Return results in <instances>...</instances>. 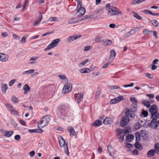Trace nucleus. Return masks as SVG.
<instances>
[{
  "instance_id": "e2e57ef3",
  "label": "nucleus",
  "mask_w": 159,
  "mask_h": 159,
  "mask_svg": "<svg viewBox=\"0 0 159 159\" xmlns=\"http://www.w3.org/2000/svg\"><path fill=\"white\" fill-rule=\"evenodd\" d=\"M124 139V136L121 135L120 136L119 138V141L120 142H122Z\"/></svg>"
},
{
  "instance_id": "72a5a7b5",
  "label": "nucleus",
  "mask_w": 159,
  "mask_h": 159,
  "mask_svg": "<svg viewBox=\"0 0 159 159\" xmlns=\"http://www.w3.org/2000/svg\"><path fill=\"white\" fill-rule=\"evenodd\" d=\"M89 61V60L88 59H86L82 61L80 63L78 64V65L80 67H82V66L85 65L86 64L88 63Z\"/></svg>"
},
{
  "instance_id": "79ce46f5",
  "label": "nucleus",
  "mask_w": 159,
  "mask_h": 159,
  "mask_svg": "<svg viewBox=\"0 0 159 159\" xmlns=\"http://www.w3.org/2000/svg\"><path fill=\"white\" fill-rule=\"evenodd\" d=\"M133 13L134 14V16L138 20H141V16H139L138 13L134 12H133Z\"/></svg>"
},
{
  "instance_id": "4468645a",
  "label": "nucleus",
  "mask_w": 159,
  "mask_h": 159,
  "mask_svg": "<svg viewBox=\"0 0 159 159\" xmlns=\"http://www.w3.org/2000/svg\"><path fill=\"white\" fill-rule=\"evenodd\" d=\"M59 143L60 146L61 147H64L65 148L66 145L67 144L65 143V141L63 139V138L61 136H60L59 138Z\"/></svg>"
},
{
  "instance_id": "6e6552de",
  "label": "nucleus",
  "mask_w": 159,
  "mask_h": 159,
  "mask_svg": "<svg viewBox=\"0 0 159 159\" xmlns=\"http://www.w3.org/2000/svg\"><path fill=\"white\" fill-rule=\"evenodd\" d=\"M81 37V35H73L68 37L67 40L70 43Z\"/></svg>"
},
{
  "instance_id": "5701e85b",
  "label": "nucleus",
  "mask_w": 159,
  "mask_h": 159,
  "mask_svg": "<svg viewBox=\"0 0 159 159\" xmlns=\"http://www.w3.org/2000/svg\"><path fill=\"white\" fill-rule=\"evenodd\" d=\"M23 89L24 90V93L26 94L30 91V88L27 84H25L23 87Z\"/></svg>"
},
{
  "instance_id": "37998d69",
  "label": "nucleus",
  "mask_w": 159,
  "mask_h": 159,
  "mask_svg": "<svg viewBox=\"0 0 159 159\" xmlns=\"http://www.w3.org/2000/svg\"><path fill=\"white\" fill-rule=\"evenodd\" d=\"M152 32V31H150L146 29L143 31V34L145 35H146L151 34Z\"/></svg>"
},
{
  "instance_id": "69168bd1",
  "label": "nucleus",
  "mask_w": 159,
  "mask_h": 159,
  "mask_svg": "<svg viewBox=\"0 0 159 159\" xmlns=\"http://www.w3.org/2000/svg\"><path fill=\"white\" fill-rule=\"evenodd\" d=\"M14 138L15 140L18 141L20 139L21 137L19 135H16L15 136Z\"/></svg>"
},
{
  "instance_id": "423d86ee",
  "label": "nucleus",
  "mask_w": 159,
  "mask_h": 159,
  "mask_svg": "<svg viewBox=\"0 0 159 159\" xmlns=\"http://www.w3.org/2000/svg\"><path fill=\"white\" fill-rule=\"evenodd\" d=\"M72 89V84L70 83L66 84L64 86L62 93L63 94H65L69 92Z\"/></svg>"
},
{
  "instance_id": "f257e3e1",
  "label": "nucleus",
  "mask_w": 159,
  "mask_h": 159,
  "mask_svg": "<svg viewBox=\"0 0 159 159\" xmlns=\"http://www.w3.org/2000/svg\"><path fill=\"white\" fill-rule=\"evenodd\" d=\"M106 10L107 11L108 15L112 16L117 15H122V12L118 8L111 6L110 3H108L106 5Z\"/></svg>"
},
{
  "instance_id": "e433bc0d",
  "label": "nucleus",
  "mask_w": 159,
  "mask_h": 159,
  "mask_svg": "<svg viewBox=\"0 0 159 159\" xmlns=\"http://www.w3.org/2000/svg\"><path fill=\"white\" fill-rule=\"evenodd\" d=\"M135 137L136 141H139L140 140V136L139 132H137L135 133Z\"/></svg>"
},
{
  "instance_id": "7ed1b4c3",
  "label": "nucleus",
  "mask_w": 159,
  "mask_h": 159,
  "mask_svg": "<svg viewBox=\"0 0 159 159\" xmlns=\"http://www.w3.org/2000/svg\"><path fill=\"white\" fill-rule=\"evenodd\" d=\"M60 41V39H57L53 40L51 43L49 45L47 48L45 49L44 51H46L47 50H49L52 48L57 45L58 43Z\"/></svg>"
},
{
  "instance_id": "6ab92c4d",
  "label": "nucleus",
  "mask_w": 159,
  "mask_h": 159,
  "mask_svg": "<svg viewBox=\"0 0 159 159\" xmlns=\"http://www.w3.org/2000/svg\"><path fill=\"white\" fill-rule=\"evenodd\" d=\"M155 152V150L154 149H151L149 150L147 153V156L148 157H151L153 156Z\"/></svg>"
},
{
  "instance_id": "2f4dec72",
  "label": "nucleus",
  "mask_w": 159,
  "mask_h": 159,
  "mask_svg": "<svg viewBox=\"0 0 159 159\" xmlns=\"http://www.w3.org/2000/svg\"><path fill=\"white\" fill-rule=\"evenodd\" d=\"M38 129H29L28 131L30 133H37V132H39V133H41L42 132H43V130H42V129H40V131L39 132H38Z\"/></svg>"
},
{
  "instance_id": "de8ad7c7",
  "label": "nucleus",
  "mask_w": 159,
  "mask_h": 159,
  "mask_svg": "<svg viewBox=\"0 0 159 159\" xmlns=\"http://www.w3.org/2000/svg\"><path fill=\"white\" fill-rule=\"evenodd\" d=\"M142 114L143 116V117H146L148 116V113L147 111L143 110Z\"/></svg>"
},
{
  "instance_id": "473e14b6",
  "label": "nucleus",
  "mask_w": 159,
  "mask_h": 159,
  "mask_svg": "<svg viewBox=\"0 0 159 159\" xmlns=\"http://www.w3.org/2000/svg\"><path fill=\"white\" fill-rule=\"evenodd\" d=\"M78 94L79 95V96H78L77 101L78 103H79L83 99V93H80V94L79 93Z\"/></svg>"
},
{
  "instance_id": "864d4df0",
  "label": "nucleus",
  "mask_w": 159,
  "mask_h": 159,
  "mask_svg": "<svg viewBox=\"0 0 159 159\" xmlns=\"http://www.w3.org/2000/svg\"><path fill=\"white\" fill-rule=\"evenodd\" d=\"M95 41L97 43H100L101 42H103V40H102L101 39V38L99 37H96L95 39Z\"/></svg>"
},
{
  "instance_id": "412c9836",
  "label": "nucleus",
  "mask_w": 159,
  "mask_h": 159,
  "mask_svg": "<svg viewBox=\"0 0 159 159\" xmlns=\"http://www.w3.org/2000/svg\"><path fill=\"white\" fill-rule=\"evenodd\" d=\"M8 86L6 84H2L1 89L2 92L5 94L6 91V90L8 89Z\"/></svg>"
},
{
  "instance_id": "c9c22d12",
  "label": "nucleus",
  "mask_w": 159,
  "mask_h": 159,
  "mask_svg": "<svg viewBox=\"0 0 159 159\" xmlns=\"http://www.w3.org/2000/svg\"><path fill=\"white\" fill-rule=\"evenodd\" d=\"M67 108L65 106L63 105H60L58 108V110L60 111H64Z\"/></svg>"
},
{
  "instance_id": "ea45409f",
  "label": "nucleus",
  "mask_w": 159,
  "mask_h": 159,
  "mask_svg": "<svg viewBox=\"0 0 159 159\" xmlns=\"http://www.w3.org/2000/svg\"><path fill=\"white\" fill-rule=\"evenodd\" d=\"M130 100L134 104H137V101L134 97H133L130 98Z\"/></svg>"
},
{
  "instance_id": "49530a36",
  "label": "nucleus",
  "mask_w": 159,
  "mask_h": 159,
  "mask_svg": "<svg viewBox=\"0 0 159 159\" xmlns=\"http://www.w3.org/2000/svg\"><path fill=\"white\" fill-rule=\"evenodd\" d=\"M107 150L109 152V154L110 156H111L112 155V153L111 151V150H112V148L111 146H110L109 145L107 146Z\"/></svg>"
},
{
  "instance_id": "c03bdc74",
  "label": "nucleus",
  "mask_w": 159,
  "mask_h": 159,
  "mask_svg": "<svg viewBox=\"0 0 159 159\" xmlns=\"http://www.w3.org/2000/svg\"><path fill=\"white\" fill-rule=\"evenodd\" d=\"M141 124L139 122H137L134 125V128L135 129H138L141 127Z\"/></svg>"
},
{
  "instance_id": "6e6d98bb",
  "label": "nucleus",
  "mask_w": 159,
  "mask_h": 159,
  "mask_svg": "<svg viewBox=\"0 0 159 159\" xmlns=\"http://www.w3.org/2000/svg\"><path fill=\"white\" fill-rule=\"evenodd\" d=\"M110 88L112 89H120V88L116 85H112L110 86Z\"/></svg>"
},
{
  "instance_id": "1a4fd4ad",
  "label": "nucleus",
  "mask_w": 159,
  "mask_h": 159,
  "mask_svg": "<svg viewBox=\"0 0 159 159\" xmlns=\"http://www.w3.org/2000/svg\"><path fill=\"white\" fill-rule=\"evenodd\" d=\"M157 110V106L155 104H154L151 106L149 110V111L152 114L153 113H158Z\"/></svg>"
},
{
  "instance_id": "ddd939ff",
  "label": "nucleus",
  "mask_w": 159,
  "mask_h": 159,
  "mask_svg": "<svg viewBox=\"0 0 159 159\" xmlns=\"http://www.w3.org/2000/svg\"><path fill=\"white\" fill-rule=\"evenodd\" d=\"M110 55L109 57V60L111 61H112L115 59L116 56L115 51L114 49L111 50L110 52Z\"/></svg>"
},
{
  "instance_id": "aec40b11",
  "label": "nucleus",
  "mask_w": 159,
  "mask_h": 159,
  "mask_svg": "<svg viewBox=\"0 0 159 159\" xmlns=\"http://www.w3.org/2000/svg\"><path fill=\"white\" fill-rule=\"evenodd\" d=\"M91 70L88 68H84L80 69V71L82 73H89L91 71Z\"/></svg>"
},
{
  "instance_id": "9d476101",
  "label": "nucleus",
  "mask_w": 159,
  "mask_h": 159,
  "mask_svg": "<svg viewBox=\"0 0 159 159\" xmlns=\"http://www.w3.org/2000/svg\"><path fill=\"white\" fill-rule=\"evenodd\" d=\"M85 12V9L84 7L79 8V10L76 13L75 15L77 16H80L84 14Z\"/></svg>"
},
{
  "instance_id": "5fc2aeb1",
  "label": "nucleus",
  "mask_w": 159,
  "mask_h": 159,
  "mask_svg": "<svg viewBox=\"0 0 159 159\" xmlns=\"http://www.w3.org/2000/svg\"><path fill=\"white\" fill-rule=\"evenodd\" d=\"M58 77L61 80H65L67 79L66 76L64 75H58Z\"/></svg>"
},
{
  "instance_id": "f3484780",
  "label": "nucleus",
  "mask_w": 159,
  "mask_h": 159,
  "mask_svg": "<svg viewBox=\"0 0 159 159\" xmlns=\"http://www.w3.org/2000/svg\"><path fill=\"white\" fill-rule=\"evenodd\" d=\"M67 130L68 132L70 133V135H75L76 133L72 127L71 126H68L67 127Z\"/></svg>"
},
{
  "instance_id": "a18cd8bd",
  "label": "nucleus",
  "mask_w": 159,
  "mask_h": 159,
  "mask_svg": "<svg viewBox=\"0 0 159 159\" xmlns=\"http://www.w3.org/2000/svg\"><path fill=\"white\" fill-rule=\"evenodd\" d=\"M34 70L33 69H31L30 70L27 71H25L23 72V74H31L32 73H33L34 71Z\"/></svg>"
},
{
  "instance_id": "dca6fc26",
  "label": "nucleus",
  "mask_w": 159,
  "mask_h": 159,
  "mask_svg": "<svg viewBox=\"0 0 159 159\" xmlns=\"http://www.w3.org/2000/svg\"><path fill=\"white\" fill-rule=\"evenodd\" d=\"M102 121L100 120H96L91 125L94 127H97L100 126L102 124Z\"/></svg>"
},
{
  "instance_id": "0eeeda50",
  "label": "nucleus",
  "mask_w": 159,
  "mask_h": 159,
  "mask_svg": "<svg viewBox=\"0 0 159 159\" xmlns=\"http://www.w3.org/2000/svg\"><path fill=\"white\" fill-rule=\"evenodd\" d=\"M6 106L8 110L10 112L13 113L16 115H18V112L12 106L9 104H6Z\"/></svg>"
},
{
  "instance_id": "cd10ccee",
  "label": "nucleus",
  "mask_w": 159,
  "mask_h": 159,
  "mask_svg": "<svg viewBox=\"0 0 159 159\" xmlns=\"http://www.w3.org/2000/svg\"><path fill=\"white\" fill-rule=\"evenodd\" d=\"M155 152V153L159 154V143H155L154 146Z\"/></svg>"
},
{
  "instance_id": "4be33fe9",
  "label": "nucleus",
  "mask_w": 159,
  "mask_h": 159,
  "mask_svg": "<svg viewBox=\"0 0 159 159\" xmlns=\"http://www.w3.org/2000/svg\"><path fill=\"white\" fill-rule=\"evenodd\" d=\"M112 122V120L111 118L107 117L105 118L103 121V123L105 125L110 124Z\"/></svg>"
},
{
  "instance_id": "4d7b16f0",
  "label": "nucleus",
  "mask_w": 159,
  "mask_h": 159,
  "mask_svg": "<svg viewBox=\"0 0 159 159\" xmlns=\"http://www.w3.org/2000/svg\"><path fill=\"white\" fill-rule=\"evenodd\" d=\"M112 61H110V60H109V61L106 64H104L103 66H102V68H105L106 67H107L109 65V64Z\"/></svg>"
},
{
  "instance_id": "c85d7f7f",
  "label": "nucleus",
  "mask_w": 159,
  "mask_h": 159,
  "mask_svg": "<svg viewBox=\"0 0 159 159\" xmlns=\"http://www.w3.org/2000/svg\"><path fill=\"white\" fill-rule=\"evenodd\" d=\"M103 44L105 46H107L110 45L112 43V42L110 40L107 39L106 40L103 41Z\"/></svg>"
},
{
  "instance_id": "7c9ffc66",
  "label": "nucleus",
  "mask_w": 159,
  "mask_h": 159,
  "mask_svg": "<svg viewBox=\"0 0 159 159\" xmlns=\"http://www.w3.org/2000/svg\"><path fill=\"white\" fill-rule=\"evenodd\" d=\"M11 101L14 103H18L19 102V99L18 98H16L15 96H13L11 99Z\"/></svg>"
},
{
  "instance_id": "8fccbe9b",
  "label": "nucleus",
  "mask_w": 159,
  "mask_h": 159,
  "mask_svg": "<svg viewBox=\"0 0 159 159\" xmlns=\"http://www.w3.org/2000/svg\"><path fill=\"white\" fill-rule=\"evenodd\" d=\"M92 48L91 46H87L85 47L84 50L85 51H87L91 50Z\"/></svg>"
},
{
  "instance_id": "603ef678",
  "label": "nucleus",
  "mask_w": 159,
  "mask_h": 159,
  "mask_svg": "<svg viewBox=\"0 0 159 159\" xmlns=\"http://www.w3.org/2000/svg\"><path fill=\"white\" fill-rule=\"evenodd\" d=\"M49 20L50 21H58V20L56 17H51L49 18Z\"/></svg>"
},
{
  "instance_id": "a19ab883",
  "label": "nucleus",
  "mask_w": 159,
  "mask_h": 159,
  "mask_svg": "<svg viewBox=\"0 0 159 159\" xmlns=\"http://www.w3.org/2000/svg\"><path fill=\"white\" fill-rule=\"evenodd\" d=\"M116 132L117 133V134L118 135H120L124 132L123 129H116Z\"/></svg>"
},
{
  "instance_id": "393cba45",
  "label": "nucleus",
  "mask_w": 159,
  "mask_h": 159,
  "mask_svg": "<svg viewBox=\"0 0 159 159\" xmlns=\"http://www.w3.org/2000/svg\"><path fill=\"white\" fill-rule=\"evenodd\" d=\"M14 133L13 131H6L4 133V135L7 137H9L11 136Z\"/></svg>"
},
{
  "instance_id": "bb28decb",
  "label": "nucleus",
  "mask_w": 159,
  "mask_h": 159,
  "mask_svg": "<svg viewBox=\"0 0 159 159\" xmlns=\"http://www.w3.org/2000/svg\"><path fill=\"white\" fill-rule=\"evenodd\" d=\"M134 138V136L132 134H130L126 138L125 140L126 141L128 142H130L132 139H133Z\"/></svg>"
},
{
  "instance_id": "13d9d810",
  "label": "nucleus",
  "mask_w": 159,
  "mask_h": 159,
  "mask_svg": "<svg viewBox=\"0 0 159 159\" xmlns=\"http://www.w3.org/2000/svg\"><path fill=\"white\" fill-rule=\"evenodd\" d=\"M78 2V7L77 8H82L81 7L82 5V2H80V0H76Z\"/></svg>"
},
{
  "instance_id": "0e129e2a",
  "label": "nucleus",
  "mask_w": 159,
  "mask_h": 159,
  "mask_svg": "<svg viewBox=\"0 0 159 159\" xmlns=\"http://www.w3.org/2000/svg\"><path fill=\"white\" fill-rule=\"evenodd\" d=\"M138 151L136 149H134L132 151V154L133 155H138Z\"/></svg>"
},
{
  "instance_id": "3c124183",
  "label": "nucleus",
  "mask_w": 159,
  "mask_h": 159,
  "mask_svg": "<svg viewBox=\"0 0 159 159\" xmlns=\"http://www.w3.org/2000/svg\"><path fill=\"white\" fill-rule=\"evenodd\" d=\"M29 2V0H25V1L24 4V5L23 6V7L22 9V11H23L25 8L26 6L28 4Z\"/></svg>"
},
{
  "instance_id": "2eb2a0df",
  "label": "nucleus",
  "mask_w": 159,
  "mask_h": 159,
  "mask_svg": "<svg viewBox=\"0 0 159 159\" xmlns=\"http://www.w3.org/2000/svg\"><path fill=\"white\" fill-rule=\"evenodd\" d=\"M9 56L6 54L2 53V55H1L0 61L3 62L7 61L9 58Z\"/></svg>"
},
{
  "instance_id": "b1692460",
  "label": "nucleus",
  "mask_w": 159,
  "mask_h": 159,
  "mask_svg": "<svg viewBox=\"0 0 159 159\" xmlns=\"http://www.w3.org/2000/svg\"><path fill=\"white\" fill-rule=\"evenodd\" d=\"M142 103L147 107H149L150 106L151 101H149L146 100H143L142 101Z\"/></svg>"
},
{
  "instance_id": "20e7f679",
  "label": "nucleus",
  "mask_w": 159,
  "mask_h": 159,
  "mask_svg": "<svg viewBox=\"0 0 159 159\" xmlns=\"http://www.w3.org/2000/svg\"><path fill=\"white\" fill-rule=\"evenodd\" d=\"M134 107V109L132 110H130L129 109H127V110L125 112V114L126 116H127L132 118H134L136 115H135L134 112L137 111V108L136 107L134 106H133Z\"/></svg>"
},
{
  "instance_id": "c756f323",
  "label": "nucleus",
  "mask_w": 159,
  "mask_h": 159,
  "mask_svg": "<svg viewBox=\"0 0 159 159\" xmlns=\"http://www.w3.org/2000/svg\"><path fill=\"white\" fill-rule=\"evenodd\" d=\"M101 93V91L99 89H98L96 91L95 97V98L98 99Z\"/></svg>"
},
{
  "instance_id": "a211bd4d",
  "label": "nucleus",
  "mask_w": 159,
  "mask_h": 159,
  "mask_svg": "<svg viewBox=\"0 0 159 159\" xmlns=\"http://www.w3.org/2000/svg\"><path fill=\"white\" fill-rule=\"evenodd\" d=\"M151 118L152 120H154V121H157V120L159 118V114H157V113H153L151 114Z\"/></svg>"
},
{
  "instance_id": "f03ea898",
  "label": "nucleus",
  "mask_w": 159,
  "mask_h": 159,
  "mask_svg": "<svg viewBox=\"0 0 159 159\" xmlns=\"http://www.w3.org/2000/svg\"><path fill=\"white\" fill-rule=\"evenodd\" d=\"M43 119L41 120L40 123L38 124V127L43 128L46 125L50 120L49 117L48 115H46L43 117Z\"/></svg>"
},
{
  "instance_id": "680f3d73",
  "label": "nucleus",
  "mask_w": 159,
  "mask_h": 159,
  "mask_svg": "<svg viewBox=\"0 0 159 159\" xmlns=\"http://www.w3.org/2000/svg\"><path fill=\"white\" fill-rule=\"evenodd\" d=\"M145 75L149 79H153V75L149 73H146Z\"/></svg>"
},
{
  "instance_id": "774afa93",
  "label": "nucleus",
  "mask_w": 159,
  "mask_h": 159,
  "mask_svg": "<svg viewBox=\"0 0 159 159\" xmlns=\"http://www.w3.org/2000/svg\"><path fill=\"white\" fill-rule=\"evenodd\" d=\"M138 0H132L131 1V4L132 5H135L138 4Z\"/></svg>"
},
{
  "instance_id": "052dcab7",
  "label": "nucleus",
  "mask_w": 159,
  "mask_h": 159,
  "mask_svg": "<svg viewBox=\"0 0 159 159\" xmlns=\"http://www.w3.org/2000/svg\"><path fill=\"white\" fill-rule=\"evenodd\" d=\"M130 129L129 127H125V130L124 131V133L126 134L127 133L129 132Z\"/></svg>"
},
{
  "instance_id": "09e8293b",
  "label": "nucleus",
  "mask_w": 159,
  "mask_h": 159,
  "mask_svg": "<svg viewBox=\"0 0 159 159\" xmlns=\"http://www.w3.org/2000/svg\"><path fill=\"white\" fill-rule=\"evenodd\" d=\"M64 151L68 155H69V152L68 150V145L67 144H66V146H65V148H64Z\"/></svg>"
},
{
  "instance_id": "f8f14e48",
  "label": "nucleus",
  "mask_w": 159,
  "mask_h": 159,
  "mask_svg": "<svg viewBox=\"0 0 159 159\" xmlns=\"http://www.w3.org/2000/svg\"><path fill=\"white\" fill-rule=\"evenodd\" d=\"M39 16L38 18L36 19L33 24V26H36L38 24L41 22L42 20V15L40 12H39Z\"/></svg>"
},
{
  "instance_id": "338daca9",
  "label": "nucleus",
  "mask_w": 159,
  "mask_h": 159,
  "mask_svg": "<svg viewBox=\"0 0 159 159\" xmlns=\"http://www.w3.org/2000/svg\"><path fill=\"white\" fill-rule=\"evenodd\" d=\"M26 38L25 37H22L20 41V43H25L26 42Z\"/></svg>"
},
{
  "instance_id": "a878e982",
  "label": "nucleus",
  "mask_w": 159,
  "mask_h": 159,
  "mask_svg": "<svg viewBox=\"0 0 159 159\" xmlns=\"http://www.w3.org/2000/svg\"><path fill=\"white\" fill-rule=\"evenodd\" d=\"M135 147L139 150H141L143 149V147L142 145L139 142H136L135 144Z\"/></svg>"
},
{
  "instance_id": "bf43d9fd",
  "label": "nucleus",
  "mask_w": 159,
  "mask_h": 159,
  "mask_svg": "<svg viewBox=\"0 0 159 159\" xmlns=\"http://www.w3.org/2000/svg\"><path fill=\"white\" fill-rule=\"evenodd\" d=\"M143 12L146 14H149L151 15L152 13L151 11L148 10H144L143 11Z\"/></svg>"
},
{
  "instance_id": "39448f33",
  "label": "nucleus",
  "mask_w": 159,
  "mask_h": 159,
  "mask_svg": "<svg viewBox=\"0 0 159 159\" xmlns=\"http://www.w3.org/2000/svg\"><path fill=\"white\" fill-rule=\"evenodd\" d=\"M129 121H130V120L128 116H123L120 122L121 127H124Z\"/></svg>"
},
{
  "instance_id": "9b49d317",
  "label": "nucleus",
  "mask_w": 159,
  "mask_h": 159,
  "mask_svg": "<svg viewBox=\"0 0 159 159\" xmlns=\"http://www.w3.org/2000/svg\"><path fill=\"white\" fill-rule=\"evenodd\" d=\"M152 120L150 124V126L152 129H156L158 126V121H154Z\"/></svg>"
},
{
  "instance_id": "f704fd0d",
  "label": "nucleus",
  "mask_w": 159,
  "mask_h": 159,
  "mask_svg": "<svg viewBox=\"0 0 159 159\" xmlns=\"http://www.w3.org/2000/svg\"><path fill=\"white\" fill-rule=\"evenodd\" d=\"M78 21L75 18H73L69 20L68 21V23L70 24L76 23Z\"/></svg>"
},
{
  "instance_id": "4c0bfd02",
  "label": "nucleus",
  "mask_w": 159,
  "mask_h": 159,
  "mask_svg": "<svg viewBox=\"0 0 159 159\" xmlns=\"http://www.w3.org/2000/svg\"><path fill=\"white\" fill-rule=\"evenodd\" d=\"M116 101V102L118 103L120 102V101L123 100L124 99V98L123 96H119L117 97L116 98H115Z\"/></svg>"
},
{
  "instance_id": "58836bf2",
  "label": "nucleus",
  "mask_w": 159,
  "mask_h": 159,
  "mask_svg": "<svg viewBox=\"0 0 159 159\" xmlns=\"http://www.w3.org/2000/svg\"><path fill=\"white\" fill-rule=\"evenodd\" d=\"M151 22L152 23L153 25L155 26H157L159 24V23L158 21L156 20H152L151 21Z\"/></svg>"
}]
</instances>
